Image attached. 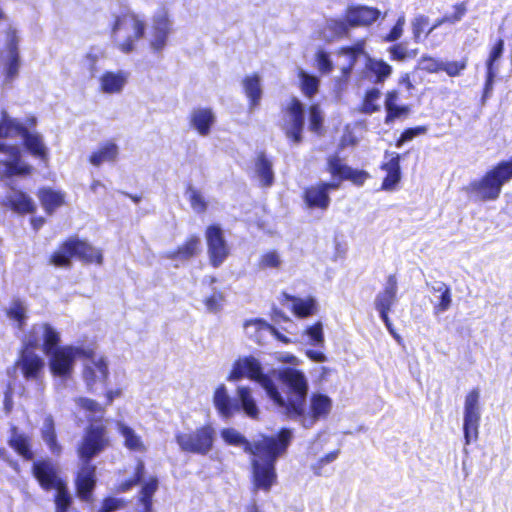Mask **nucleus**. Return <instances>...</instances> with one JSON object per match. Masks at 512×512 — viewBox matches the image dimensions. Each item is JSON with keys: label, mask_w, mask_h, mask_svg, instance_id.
Instances as JSON below:
<instances>
[{"label": "nucleus", "mask_w": 512, "mask_h": 512, "mask_svg": "<svg viewBox=\"0 0 512 512\" xmlns=\"http://www.w3.org/2000/svg\"><path fill=\"white\" fill-rule=\"evenodd\" d=\"M242 378L259 384L278 411L289 419H298L304 414L309 391L304 372L287 367L271 369L267 373L258 359L246 356L237 359L228 376L229 381Z\"/></svg>", "instance_id": "f257e3e1"}, {"label": "nucleus", "mask_w": 512, "mask_h": 512, "mask_svg": "<svg viewBox=\"0 0 512 512\" xmlns=\"http://www.w3.org/2000/svg\"><path fill=\"white\" fill-rule=\"evenodd\" d=\"M221 436L226 443L243 446L245 452L253 455L251 465L254 490L269 491L277 479L275 463L286 452L292 431L283 428L277 436L260 435L253 442H249L233 428L223 429Z\"/></svg>", "instance_id": "f03ea898"}, {"label": "nucleus", "mask_w": 512, "mask_h": 512, "mask_svg": "<svg viewBox=\"0 0 512 512\" xmlns=\"http://www.w3.org/2000/svg\"><path fill=\"white\" fill-rule=\"evenodd\" d=\"M59 342V333L47 323L35 324L26 336L27 345L41 347L49 357L51 373L66 379L73 372L76 358L84 356L85 350L73 346L58 347Z\"/></svg>", "instance_id": "7ed1b4c3"}, {"label": "nucleus", "mask_w": 512, "mask_h": 512, "mask_svg": "<svg viewBox=\"0 0 512 512\" xmlns=\"http://www.w3.org/2000/svg\"><path fill=\"white\" fill-rule=\"evenodd\" d=\"M108 444L106 429L102 425H90L78 447V454L82 462L78 472L76 486L81 499L88 501L95 486L96 467L90 460L98 455Z\"/></svg>", "instance_id": "20e7f679"}, {"label": "nucleus", "mask_w": 512, "mask_h": 512, "mask_svg": "<svg viewBox=\"0 0 512 512\" xmlns=\"http://www.w3.org/2000/svg\"><path fill=\"white\" fill-rule=\"evenodd\" d=\"M512 179V158L501 161L488 170L480 179L473 180L465 191L476 201H495L500 197L502 187Z\"/></svg>", "instance_id": "39448f33"}, {"label": "nucleus", "mask_w": 512, "mask_h": 512, "mask_svg": "<svg viewBox=\"0 0 512 512\" xmlns=\"http://www.w3.org/2000/svg\"><path fill=\"white\" fill-rule=\"evenodd\" d=\"M146 23L143 18L131 11L115 16L111 28V40L121 53L135 51L136 43L145 37Z\"/></svg>", "instance_id": "423d86ee"}, {"label": "nucleus", "mask_w": 512, "mask_h": 512, "mask_svg": "<svg viewBox=\"0 0 512 512\" xmlns=\"http://www.w3.org/2000/svg\"><path fill=\"white\" fill-rule=\"evenodd\" d=\"M214 405L224 418H230L234 413L241 410L252 419H257L259 415V408L252 396L251 389L245 386H239L237 388V398L232 399L228 395L226 387L221 385L214 393Z\"/></svg>", "instance_id": "0eeeda50"}, {"label": "nucleus", "mask_w": 512, "mask_h": 512, "mask_svg": "<svg viewBox=\"0 0 512 512\" xmlns=\"http://www.w3.org/2000/svg\"><path fill=\"white\" fill-rule=\"evenodd\" d=\"M339 55L347 60V64H344L341 68L342 73L348 76L352 71L358 57L366 56V75L368 78L375 77V83L384 82L392 73V67L384 62L383 60H377L369 57L364 51V40L358 41L356 44L350 47H344L339 51Z\"/></svg>", "instance_id": "6e6552de"}, {"label": "nucleus", "mask_w": 512, "mask_h": 512, "mask_svg": "<svg viewBox=\"0 0 512 512\" xmlns=\"http://www.w3.org/2000/svg\"><path fill=\"white\" fill-rule=\"evenodd\" d=\"M33 474L44 489H55L57 491L55 498L56 512H67L71 497L59 478L55 466L50 461L35 462L33 464Z\"/></svg>", "instance_id": "1a4fd4ad"}, {"label": "nucleus", "mask_w": 512, "mask_h": 512, "mask_svg": "<svg viewBox=\"0 0 512 512\" xmlns=\"http://www.w3.org/2000/svg\"><path fill=\"white\" fill-rule=\"evenodd\" d=\"M87 262H102V254L95 247L76 238H70L53 253L50 262L58 267H69L71 258Z\"/></svg>", "instance_id": "9d476101"}, {"label": "nucleus", "mask_w": 512, "mask_h": 512, "mask_svg": "<svg viewBox=\"0 0 512 512\" xmlns=\"http://www.w3.org/2000/svg\"><path fill=\"white\" fill-rule=\"evenodd\" d=\"M0 136L18 137L21 136L26 148L36 157L45 159L47 157V148L43 143L41 135L30 133L27 128L17 119L11 118L3 110L0 120Z\"/></svg>", "instance_id": "9b49d317"}, {"label": "nucleus", "mask_w": 512, "mask_h": 512, "mask_svg": "<svg viewBox=\"0 0 512 512\" xmlns=\"http://www.w3.org/2000/svg\"><path fill=\"white\" fill-rule=\"evenodd\" d=\"M173 32V20L165 7L157 9L151 17L146 39L153 53H161Z\"/></svg>", "instance_id": "f8f14e48"}, {"label": "nucleus", "mask_w": 512, "mask_h": 512, "mask_svg": "<svg viewBox=\"0 0 512 512\" xmlns=\"http://www.w3.org/2000/svg\"><path fill=\"white\" fill-rule=\"evenodd\" d=\"M215 431L210 425L191 433H177L176 442L184 452L206 455L213 447Z\"/></svg>", "instance_id": "ddd939ff"}, {"label": "nucleus", "mask_w": 512, "mask_h": 512, "mask_svg": "<svg viewBox=\"0 0 512 512\" xmlns=\"http://www.w3.org/2000/svg\"><path fill=\"white\" fill-rule=\"evenodd\" d=\"M83 380L89 391H97L102 388L108 378L109 371L105 358L93 351H85Z\"/></svg>", "instance_id": "4468645a"}, {"label": "nucleus", "mask_w": 512, "mask_h": 512, "mask_svg": "<svg viewBox=\"0 0 512 512\" xmlns=\"http://www.w3.org/2000/svg\"><path fill=\"white\" fill-rule=\"evenodd\" d=\"M479 399L480 391L478 388L472 389L465 397L463 432L466 445H469L472 441H476L478 438L481 420Z\"/></svg>", "instance_id": "2eb2a0df"}, {"label": "nucleus", "mask_w": 512, "mask_h": 512, "mask_svg": "<svg viewBox=\"0 0 512 512\" xmlns=\"http://www.w3.org/2000/svg\"><path fill=\"white\" fill-rule=\"evenodd\" d=\"M397 293V278L395 275L391 274L387 277L383 290L376 295L374 299V307L378 311L381 320L384 322L389 332L399 340V336L393 332L392 323L388 316L392 306L397 303Z\"/></svg>", "instance_id": "dca6fc26"}, {"label": "nucleus", "mask_w": 512, "mask_h": 512, "mask_svg": "<svg viewBox=\"0 0 512 512\" xmlns=\"http://www.w3.org/2000/svg\"><path fill=\"white\" fill-rule=\"evenodd\" d=\"M207 253L210 264L214 268L220 267L230 254V248L219 225H210L205 232Z\"/></svg>", "instance_id": "f3484780"}, {"label": "nucleus", "mask_w": 512, "mask_h": 512, "mask_svg": "<svg viewBox=\"0 0 512 512\" xmlns=\"http://www.w3.org/2000/svg\"><path fill=\"white\" fill-rule=\"evenodd\" d=\"M304 106L297 98H292L285 110L283 129L287 138L294 143L302 140L304 128Z\"/></svg>", "instance_id": "a211bd4d"}, {"label": "nucleus", "mask_w": 512, "mask_h": 512, "mask_svg": "<svg viewBox=\"0 0 512 512\" xmlns=\"http://www.w3.org/2000/svg\"><path fill=\"white\" fill-rule=\"evenodd\" d=\"M23 344L24 347L16 362V368L20 370L26 380L38 381L43 373L45 362L33 351L35 347L27 345L26 338Z\"/></svg>", "instance_id": "6ab92c4d"}, {"label": "nucleus", "mask_w": 512, "mask_h": 512, "mask_svg": "<svg viewBox=\"0 0 512 512\" xmlns=\"http://www.w3.org/2000/svg\"><path fill=\"white\" fill-rule=\"evenodd\" d=\"M331 408L332 400L327 395L315 393L310 398V412L305 408L304 414L295 420L300 421L305 428H310L318 419L326 417Z\"/></svg>", "instance_id": "aec40b11"}, {"label": "nucleus", "mask_w": 512, "mask_h": 512, "mask_svg": "<svg viewBox=\"0 0 512 512\" xmlns=\"http://www.w3.org/2000/svg\"><path fill=\"white\" fill-rule=\"evenodd\" d=\"M380 16V11L364 5L348 6L345 12L346 21L351 27L369 26Z\"/></svg>", "instance_id": "412c9836"}, {"label": "nucleus", "mask_w": 512, "mask_h": 512, "mask_svg": "<svg viewBox=\"0 0 512 512\" xmlns=\"http://www.w3.org/2000/svg\"><path fill=\"white\" fill-rule=\"evenodd\" d=\"M130 73L125 70L105 71L99 77L100 90L105 94H120L128 83Z\"/></svg>", "instance_id": "4be33fe9"}, {"label": "nucleus", "mask_w": 512, "mask_h": 512, "mask_svg": "<svg viewBox=\"0 0 512 512\" xmlns=\"http://www.w3.org/2000/svg\"><path fill=\"white\" fill-rule=\"evenodd\" d=\"M189 122L200 136H208L216 122V116L211 108L198 107L191 111Z\"/></svg>", "instance_id": "5701e85b"}, {"label": "nucleus", "mask_w": 512, "mask_h": 512, "mask_svg": "<svg viewBox=\"0 0 512 512\" xmlns=\"http://www.w3.org/2000/svg\"><path fill=\"white\" fill-rule=\"evenodd\" d=\"M436 298L433 303V314L439 315L450 309L452 305V292L450 287L442 281H434L427 284Z\"/></svg>", "instance_id": "b1692460"}, {"label": "nucleus", "mask_w": 512, "mask_h": 512, "mask_svg": "<svg viewBox=\"0 0 512 512\" xmlns=\"http://www.w3.org/2000/svg\"><path fill=\"white\" fill-rule=\"evenodd\" d=\"M19 38L15 29L10 28L6 36V48L8 51L7 79L11 80L18 74L19 54H18Z\"/></svg>", "instance_id": "393cba45"}, {"label": "nucleus", "mask_w": 512, "mask_h": 512, "mask_svg": "<svg viewBox=\"0 0 512 512\" xmlns=\"http://www.w3.org/2000/svg\"><path fill=\"white\" fill-rule=\"evenodd\" d=\"M244 331L246 336L254 342L264 344L267 337L275 332V328L262 319H253L245 322Z\"/></svg>", "instance_id": "a878e982"}, {"label": "nucleus", "mask_w": 512, "mask_h": 512, "mask_svg": "<svg viewBox=\"0 0 512 512\" xmlns=\"http://www.w3.org/2000/svg\"><path fill=\"white\" fill-rule=\"evenodd\" d=\"M200 238L198 236H190L186 242L178 247L177 250L166 251L163 257L171 260L186 261L196 256L200 250Z\"/></svg>", "instance_id": "bb28decb"}, {"label": "nucleus", "mask_w": 512, "mask_h": 512, "mask_svg": "<svg viewBox=\"0 0 512 512\" xmlns=\"http://www.w3.org/2000/svg\"><path fill=\"white\" fill-rule=\"evenodd\" d=\"M304 201L309 208H319L322 210H326L331 202L329 194L320 183L305 189Z\"/></svg>", "instance_id": "cd10ccee"}, {"label": "nucleus", "mask_w": 512, "mask_h": 512, "mask_svg": "<svg viewBox=\"0 0 512 512\" xmlns=\"http://www.w3.org/2000/svg\"><path fill=\"white\" fill-rule=\"evenodd\" d=\"M244 93L249 99V110L252 112L259 106L262 98L261 79L259 75L246 76L242 81Z\"/></svg>", "instance_id": "c85d7f7f"}, {"label": "nucleus", "mask_w": 512, "mask_h": 512, "mask_svg": "<svg viewBox=\"0 0 512 512\" xmlns=\"http://www.w3.org/2000/svg\"><path fill=\"white\" fill-rule=\"evenodd\" d=\"M119 154V147L112 141H106L92 152L89 161L93 166H100L105 162H114Z\"/></svg>", "instance_id": "c756f323"}, {"label": "nucleus", "mask_w": 512, "mask_h": 512, "mask_svg": "<svg viewBox=\"0 0 512 512\" xmlns=\"http://www.w3.org/2000/svg\"><path fill=\"white\" fill-rule=\"evenodd\" d=\"M117 428L120 435L124 439V446L134 452L143 453L146 451V446L142 440V437L138 435L135 430L123 422L117 423Z\"/></svg>", "instance_id": "7c9ffc66"}, {"label": "nucleus", "mask_w": 512, "mask_h": 512, "mask_svg": "<svg viewBox=\"0 0 512 512\" xmlns=\"http://www.w3.org/2000/svg\"><path fill=\"white\" fill-rule=\"evenodd\" d=\"M6 203L13 210L20 213H28L34 209L32 199L25 193L15 189H12L6 196Z\"/></svg>", "instance_id": "2f4dec72"}, {"label": "nucleus", "mask_w": 512, "mask_h": 512, "mask_svg": "<svg viewBox=\"0 0 512 512\" xmlns=\"http://www.w3.org/2000/svg\"><path fill=\"white\" fill-rule=\"evenodd\" d=\"M41 436L43 441L49 447L51 453L59 455L61 446L57 442L54 420L51 415L45 417L41 427Z\"/></svg>", "instance_id": "473e14b6"}, {"label": "nucleus", "mask_w": 512, "mask_h": 512, "mask_svg": "<svg viewBox=\"0 0 512 512\" xmlns=\"http://www.w3.org/2000/svg\"><path fill=\"white\" fill-rule=\"evenodd\" d=\"M256 174L264 187H269L274 182V173L272 170V163L267 157L261 153L255 164Z\"/></svg>", "instance_id": "72a5a7b5"}, {"label": "nucleus", "mask_w": 512, "mask_h": 512, "mask_svg": "<svg viewBox=\"0 0 512 512\" xmlns=\"http://www.w3.org/2000/svg\"><path fill=\"white\" fill-rule=\"evenodd\" d=\"M283 297L292 303V310L298 317H307L315 311V301L312 298L302 299L283 293Z\"/></svg>", "instance_id": "f704fd0d"}, {"label": "nucleus", "mask_w": 512, "mask_h": 512, "mask_svg": "<svg viewBox=\"0 0 512 512\" xmlns=\"http://www.w3.org/2000/svg\"><path fill=\"white\" fill-rule=\"evenodd\" d=\"M140 491V502L143 504V512H150L152 507V496L158 489L157 477H150L147 481L142 480Z\"/></svg>", "instance_id": "c9c22d12"}, {"label": "nucleus", "mask_w": 512, "mask_h": 512, "mask_svg": "<svg viewBox=\"0 0 512 512\" xmlns=\"http://www.w3.org/2000/svg\"><path fill=\"white\" fill-rule=\"evenodd\" d=\"M39 198L42 205L48 213H52L63 203L62 195L51 189H42L39 192Z\"/></svg>", "instance_id": "e433bc0d"}, {"label": "nucleus", "mask_w": 512, "mask_h": 512, "mask_svg": "<svg viewBox=\"0 0 512 512\" xmlns=\"http://www.w3.org/2000/svg\"><path fill=\"white\" fill-rule=\"evenodd\" d=\"M77 405L88 412V417L91 421L101 419L104 414V408L95 400L80 397L76 399Z\"/></svg>", "instance_id": "4c0bfd02"}, {"label": "nucleus", "mask_w": 512, "mask_h": 512, "mask_svg": "<svg viewBox=\"0 0 512 512\" xmlns=\"http://www.w3.org/2000/svg\"><path fill=\"white\" fill-rule=\"evenodd\" d=\"M299 78L303 93L309 98L313 97L318 91L319 79L304 70L299 71Z\"/></svg>", "instance_id": "58836bf2"}, {"label": "nucleus", "mask_w": 512, "mask_h": 512, "mask_svg": "<svg viewBox=\"0 0 512 512\" xmlns=\"http://www.w3.org/2000/svg\"><path fill=\"white\" fill-rule=\"evenodd\" d=\"M186 194L194 212L201 214L207 210L208 204L200 191H198L193 186H189L187 188Z\"/></svg>", "instance_id": "ea45409f"}, {"label": "nucleus", "mask_w": 512, "mask_h": 512, "mask_svg": "<svg viewBox=\"0 0 512 512\" xmlns=\"http://www.w3.org/2000/svg\"><path fill=\"white\" fill-rule=\"evenodd\" d=\"M9 319L17 322L18 327L22 328L26 319V307L20 300H14L6 310Z\"/></svg>", "instance_id": "a19ab883"}, {"label": "nucleus", "mask_w": 512, "mask_h": 512, "mask_svg": "<svg viewBox=\"0 0 512 512\" xmlns=\"http://www.w3.org/2000/svg\"><path fill=\"white\" fill-rule=\"evenodd\" d=\"M10 444L25 459L33 458V453L30 450L29 440L26 436L15 433L10 440Z\"/></svg>", "instance_id": "79ce46f5"}, {"label": "nucleus", "mask_w": 512, "mask_h": 512, "mask_svg": "<svg viewBox=\"0 0 512 512\" xmlns=\"http://www.w3.org/2000/svg\"><path fill=\"white\" fill-rule=\"evenodd\" d=\"M381 92L377 88H372L367 91L361 111L365 114H372L379 110V105L376 104L378 99L380 98Z\"/></svg>", "instance_id": "37998d69"}, {"label": "nucleus", "mask_w": 512, "mask_h": 512, "mask_svg": "<svg viewBox=\"0 0 512 512\" xmlns=\"http://www.w3.org/2000/svg\"><path fill=\"white\" fill-rule=\"evenodd\" d=\"M328 171L334 178L344 180V175L349 173V166L343 164L341 159L334 155L328 158Z\"/></svg>", "instance_id": "c03bdc74"}, {"label": "nucleus", "mask_w": 512, "mask_h": 512, "mask_svg": "<svg viewBox=\"0 0 512 512\" xmlns=\"http://www.w3.org/2000/svg\"><path fill=\"white\" fill-rule=\"evenodd\" d=\"M102 57V53L95 50H91L85 55L83 59V66L90 72L91 77H96V74L100 71L98 62Z\"/></svg>", "instance_id": "a18cd8bd"}, {"label": "nucleus", "mask_w": 512, "mask_h": 512, "mask_svg": "<svg viewBox=\"0 0 512 512\" xmlns=\"http://www.w3.org/2000/svg\"><path fill=\"white\" fill-rule=\"evenodd\" d=\"M503 52L504 41L499 39L490 50L488 59L486 60V70L498 72V68L495 66V63L502 57Z\"/></svg>", "instance_id": "49530a36"}, {"label": "nucleus", "mask_w": 512, "mask_h": 512, "mask_svg": "<svg viewBox=\"0 0 512 512\" xmlns=\"http://www.w3.org/2000/svg\"><path fill=\"white\" fill-rule=\"evenodd\" d=\"M282 260L277 251H268L264 253L259 261V267L261 269H277L281 266Z\"/></svg>", "instance_id": "de8ad7c7"}, {"label": "nucleus", "mask_w": 512, "mask_h": 512, "mask_svg": "<svg viewBox=\"0 0 512 512\" xmlns=\"http://www.w3.org/2000/svg\"><path fill=\"white\" fill-rule=\"evenodd\" d=\"M350 27L346 18L344 20L331 19L327 22V29L331 31L332 35L335 37L347 36Z\"/></svg>", "instance_id": "09e8293b"}, {"label": "nucleus", "mask_w": 512, "mask_h": 512, "mask_svg": "<svg viewBox=\"0 0 512 512\" xmlns=\"http://www.w3.org/2000/svg\"><path fill=\"white\" fill-rule=\"evenodd\" d=\"M429 24V18L425 15L419 14L414 17L411 21V28L413 33V38L416 43L421 42V33Z\"/></svg>", "instance_id": "8fccbe9b"}, {"label": "nucleus", "mask_w": 512, "mask_h": 512, "mask_svg": "<svg viewBox=\"0 0 512 512\" xmlns=\"http://www.w3.org/2000/svg\"><path fill=\"white\" fill-rule=\"evenodd\" d=\"M323 115L319 105H311L309 110V128L315 133H319L322 128Z\"/></svg>", "instance_id": "3c124183"}, {"label": "nucleus", "mask_w": 512, "mask_h": 512, "mask_svg": "<svg viewBox=\"0 0 512 512\" xmlns=\"http://www.w3.org/2000/svg\"><path fill=\"white\" fill-rule=\"evenodd\" d=\"M467 67V60L443 62L441 71H445L450 77L459 76Z\"/></svg>", "instance_id": "603ef678"}, {"label": "nucleus", "mask_w": 512, "mask_h": 512, "mask_svg": "<svg viewBox=\"0 0 512 512\" xmlns=\"http://www.w3.org/2000/svg\"><path fill=\"white\" fill-rule=\"evenodd\" d=\"M392 59L403 61L406 58H412L416 56V50L409 51L405 43H399L392 46L389 49Z\"/></svg>", "instance_id": "864d4df0"}, {"label": "nucleus", "mask_w": 512, "mask_h": 512, "mask_svg": "<svg viewBox=\"0 0 512 512\" xmlns=\"http://www.w3.org/2000/svg\"><path fill=\"white\" fill-rule=\"evenodd\" d=\"M224 296L222 292L215 291L204 301L207 311L211 313L219 312L223 307Z\"/></svg>", "instance_id": "5fc2aeb1"}, {"label": "nucleus", "mask_w": 512, "mask_h": 512, "mask_svg": "<svg viewBox=\"0 0 512 512\" xmlns=\"http://www.w3.org/2000/svg\"><path fill=\"white\" fill-rule=\"evenodd\" d=\"M426 132L427 128L425 126L408 128L401 134L400 138L396 142V146L401 147L405 142L411 141L416 136L425 134Z\"/></svg>", "instance_id": "6e6d98bb"}, {"label": "nucleus", "mask_w": 512, "mask_h": 512, "mask_svg": "<svg viewBox=\"0 0 512 512\" xmlns=\"http://www.w3.org/2000/svg\"><path fill=\"white\" fill-rule=\"evenodd\" d=\"M467 12V6L465 2L458 3L454 6L453 14L444 15V21L449 24H456L460 22Z\"/></svg>", "instance_id": "4d7b16f0"}, {"label": "nucleus", "mask_w": 512, "mask_h": 512, "mask_svg": "<svg viewBox=\"0 0 512 512\" xmlns=\"http://www.w3.org/2000/svg\"><path fill=\"white\" fill-rule=\"evenodd\" d=\"M419 67L429 73H436L441 71L442 61L430 56H423L419 61Z\"/></svg>", "instance_id": "13d9d810"}, {"label": "nucleus", "mask_w": 512, "mask_h": 512, "mask_svg": "<svg viewBox=\"0 0 512 512\" xmlns=\"http://www.w3.org/2000/svg\"><path fill=\"white\" fill-rule=\"evenodd\" d=\"M306 334L314 345H322L324 342L323 326L318 322L306 329Z\"/></svg>", "instance_id": "bf43d9fd"}, {"label": "nucleus", "mask_w": 512, "mask_h": 512, "mask_svg": "<svg viewBox=\"0 0 512 512\" xmlns=\"http://www.w3.org/2000/svg\"><path fill=\"white\" fill-rule=\"evenodd\" d=\"M316 62L318 69L323 73H329L332 71L333 63L330 60L329 54L325 51H319L316 55Z\"/></svg>", "instance_id": "052dcab7"}, {"label": "nucleus", "mask_w": 512, "mask_h": 512, "mask_svg": "<svg viewBox=\"0 0 512 512\" xmlns=\"http://www.w3.org/2000/svg\"><path fill=\"white\" fill-rule=\"evenodd\" d=\"M405 16L404 15H401L396 24L394 25V27L391 29V31L389 32V34L385 37V41L387 42H394L396 40H398L402 34H403V29H404V25H405Z\"/></svg>", "instance_id": "680f3d73"}, {"label": "nucleus", "mask_w": 512, "mask_h": 512, "mask_svg": "<svg viewBox=\"0 0 512 512\" xmlns=\"http://www.w3.org/2000/svg\"><path fill=\"white\" fill-rule=\"evenodd\" d=\"M369 177L368 173L365 171L354 170L349 167V173L344 175V180H350L354 184L361 186L364 184L366 179Z\"/></svg>", "instance_id": "e2e57ef3"}, {"label": "nucleus", "mask_w": 512, "mask_h": 512, "mask_svg": "<svg viewBox=\"0 0 512 512\" xmlns=\"http://www.w3.org/2000/svg\"><path fill=\"white\" fill-rule=\"evenodd\" d=\"M124 505V501L119 498H113L109 497L106 498L103 502V505L99 512H114L120 508H122Z\"/></svg>", "instance_id": "0e129e2a"}, {"label": "nucleus", "mask_w": 512, "mask_h": 512, "mask_svg": "<svg viewBox=\"0 0 512 512\" xmlns=\"http://www.w3.org/2000/svg\"><path fill=\"white\" fill-rule=\"evenodd\" d=\"M401 178V172H387V176L382 183V189L385 191L394 190Z\"/></svg>", "instance_id": "69168bd1"}, {"label": "nucleus", "mask_w": 512, "mask_h": 512, "mask_svg": "<svg viewBox=\"0 0 512 512\" xmlns=\"http://www.w3.org/2000/svg\"><path fill=\"white\" fill-rule=\"evenodd\" d=\"M496 75H497V71L486 70V80H485L484 91H483V96H482L483 103L492 94L494 79H495Z\"/></svg>", "instance_id": "338daca9"}, {"label": "nucleus", "mask_w": 512, "mask_h": 512, "mask_svg": "<svg viewBox=\"0 0 512 512\" xmlns=\"http://www.w3.org/2000/svg\"><path fill=\"white\" fill-rule=\"evenodd\" d=\"M390 156L389 161L382 165V169L386 172H400V155L391 153Z\"/></svg>", "instance_id": "774afa93"}]
</instances>
